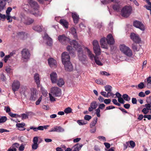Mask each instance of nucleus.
<instances>
[{"label": "nucleus", "mask_w": 151, "mask_h": 151, "mask_svg": "<svg viewBox=\"0 0 151 151\" xmlns=\"http://www.w3.org/2000/svg\"><path fill=\"white\" fill-rule=\"evenodd\" d=\"M119 48L122 52L127 56L131 57L132 56V51L128 47L124 45H120Z\"/></svg>", "instance_id": "obj_1"}, {"label": "nucleus", "mask_w": 151, "mask_h": 151, "mask_svg": "<svg viewBox=\"0 0 151 151\" xmlns=\"http://www.w3.org/2000/svg\"><path fill=\"white\" fill-rule=\"evenodd\" d=\"M22 59L24 61H27L29 59L30 53L29 50L27 49H23L21 51Z\"/></svg>", "instance_id": "obj_2"}, {"label": "nucleus", "mask_w": 151, "mask_h": 151, "mask_svg": "<svg viewBox=\"0 0 151 151\" xmlns=\"http://www.w3.org/2000/svg\"><path fill=\"white\" fill-rule=\"evenodd\" d=\"M132 9L131 7L126 6L121 10V14L123 17H127L131 14Z\"/></svg>", "instance_id": "obj_3"}, {"label": "nucleus", "mask_w": 151, "mask_h": 151, "mask_svg": "<svg viewBox=\"0 0 151 151\" xmlns=\"http://www.w3.org/2000/svg\"><path fill=\"white\" fill-rule=\"evenodd\" d=\"M93 45L94 52L96 55H100L101 53V49L98 41L96 40H93Z\"/></svg>", "instance_id": "obj_4"}, {"label": "nucleus", "mask_w": 151, "mask_h": 151, "mask_svg": "<svg viewBox=\"0 0 151 151\" xmlns=\"http://www.w3.org/2000/svg\"><path fill=\"white\" fill-rule=\"evenodd\" d=\"M50 91L55 97L60 96L62 94L61 90L57 87H52L50 89Z\"/></svg>", "instance_id": "obj_5"}, {"label": "nucleus", "mask_w": 151, "mask_h": 151, "mask_svg": "<svg viewBox=\"0 0 151 151\" xmlns=\"http://www.w3.org/2000/svg\"><path fill=\"white\" fill-rule=\"evenodd\" d=\"M78 55L79 59L82 62H85L86 59V56L84 54L82 48L80 47L78 49Z\"/></svg>", "instance_id": "obj_6"}, {"label": "nucleus", "mask_w": 151, "mask_h": 151, "mask_svg": "<svg viewBox=\"0 0 151 151\" xmlns=\"http://www.w3.org/2000/svg\"><path fill=\"white\" fill-rule=\"evenodd\" d=\"M58 39L60 42L64 45H66L70 42V39L64 35L59 36Z\"/></svg>", "instance_id": "obj_7"}, {"label": "nucleus", "mask_w": 151, "mask_h": 151, "mask_svg": "<svg viewBox=\"0 0 151 151\" xmlns=\"http://www.w3.org/2000/svg\"><path fill=\"white\" fill-rule=\"evenodd\" d=\"M21 21L25 24L29 25L32 23L34 20L30 18H28L25 15H22L21 17Z\"/></svg>", "instance_id": "obj_8"}, {"label": "nucleus", "mask_w": 151, "mask_h": 151, "mask_svg": "<svg viewBox=\"0 0 151 151\" xmlns=\"http://www.w3.org/2000/svg\"><path fill=\"white\" fill-rule=\"evenodd\" d=\"M37 92V91L36 89L33 88L31 90L30 95V100L33 101L35 100L38 96V94Z\"/></svg>", "instance_id": "obj_9"}, {"label": "nucleus", "mask_w": 151, "mask_h": 151, "mask_svg": "<svg viewBox=\"0 0 151 151\" xmlns=\"http://www.w3.org/2000/svg\"><path fill=\"white\" fill-rule=\"evenodd\" d=\"M70 56L67 52H64L62 53V60L63 64L70 61Z\"/></svg>", "instance_id": "obj_10"}, {"label": "nucleus", "mask_w": 151, "mask_h": 151, "mask_svg": "<svg viewBox=\"0 0 151 151\" xmlns=\"http://www.w3.org/2000/svg\"><path fill=\"white\" fill-rule=\"evenodd\" d=\"M133 25L135 27L139 29L142 31L145 30V28L144 25L141 22L138 21H135L134 22Z\"/></svg>", "instance_id": "obj_11"}, {"label": "nucleus", "mask_w": 151, "mask_h": 151, "mask_svg": "<svg viewBox=\"0 0 151 151\" xmlns=\"http://www.w3.org/2000/svg\"><path fill=\"white\" fill-rule=\"evenodd\" d=\"M50 79L52 83H55L58 80V76L57 73L52 72L50 74Z\"/></svg>", "instance_id": "obj_12"}, {"label": "nucleus", "mask_w": 151, "mask_h": 151, "mask_svg": "<svg viewBox=\"0 0 151 151\" xmlns=\"http://www.w3.org/2000/svg\"><path fill=\"white\" fill-rule=\"evenodd\" d=\"M20 86V82L18 81H14L12 86V90L14 92L17 91L19 88Z\"/></svg>", "instance_id": "obj_13"}, {"label": "nucleus", "mask_w": 151, "mask_h": 151, "mask_svg": "<svg viewBox=\"0 0 151 151\" xmlns=\"http://www.w3.org/2000/svg\"><path fill=\"white\" fill-rule=\"evenodd\" d=\"M106 41V40L105 37H103L100 40V44L102 48L106 49L108 48V44Z\"/></svg>", "instance_id": "obj_14"}, {"label": "nucleus", "mask_w": 151, "mask_h": 151, "mask_svg": "<svg viewBox=\"0 0 151 151\" xmlns=\"http://www.w3.org/2000/svg\"><path fill=\"white\" fill-rule=\"evenodd\" d=\"M130 37L131 39L136 43H139L140 41L141 40L139 35L134 33H132Z\"/></svg>", "instance_id": "obj_15"}, {"label": "nucleus", "mask_w": 151, "mask_h": 151, "mask_svg": "<svg viewBox=\"0 0 151 151\" xmlns=\"http://www.w3.org/2000/svg\"><path fill=\"white\" fill-rule=\"evenodd\" d=\"M132 48L134 51L138 52L140 51L139 54H142L143 52V50L139 46H137V45L135 43H134L132 44Z\"/></svg>", "instance_id": "obj_16"}, {"label": "nucleus", "mask_w": 151, "mask_h": 151, "mask_svg": "<svg viewBox=\"0 0 151 151\" xmlns=\"http://www.w3.org/2000/svg\"><path fill=\"white\" fill-rule=\"evenodd\" d=\"M29 3L31 6L34 9H37L39 6L37 3L34 0H29Z\"/></svg>", "instance_id": "obj_17"}, {"label": "nucleus", "mask_w": 151, "mask_h": 151, "mask_svg": "<svg viewBox=\"0 0 151 151\" xmlns=\"http://www.w3.org/2000/svg\"><path fill=\"white\" fill-rule=\"evenodd\" d=\"M64 131V129L60 126H55L52 128L49 132H61Z\"/></svg>", "instance_id": "obj_18"}, {"label": "nucleus", "mask_w": 151, "mask_h": 151, "mask_svg": "<svg viewBox=\"0 0 151 151\" xmlns=\"http://www.w3.org/2000/svg\"><path fill=\"white\" fill-rule=\"evenodd\" d=\"M85 50L89 58L91 60H93L95 57H96V55L95 56L92 52L88 48L86 47Z\"/></svg>", "instance_id": "obj_19"}, {"label": "nucleus", "mask_w": 151, "mask_h": 151, "mask_svg": "<svg viewBox=\"0 0 151 151\" xmlns=\"http://www.w3.org/2000/svg\"><path fill=\"white\" fill-rule=\"evenodd\" d=\"M106 39L108 44L112 45L114 44V40L111 34H109L107 36Z\"/></svg>", "instance_id": "obj_20"}, {"label": "nucleus", "mask_w": 151, "mask_h": 151, "mask_svg": "<svg viewBox=\"0 0 151 151\" xmlns=\"http://www.w3.org/2000/svg\"><path fill=\"white\" fill-rule=\"evenodd\" d=\"M63 64L64 65L65 70L67 71H70L73 70V66L70 61L66 62Z\"/></svg>", "instance_id": "obj_21"}, {"label": "nucleus", "mask_w": 151, "mask_h": 151, "mask_svg": "<svg viewBox=\"0 0 151 151\" xmlns=\"http://www.w3.org/2000/svg\"><path fill=\"white\" fill-rule=\"evenodd\" d=\"M44 39L46 41V44L49 46H51L52 43V39L49 37L48 35L45 34L43 37Z\"/></svg>", "instance_id": "obj_22"}, {"label": "nucleus", "mask_w": 151, "mask_h": 151, "mask_svg": "<svg viewBox=\"0 0 151 151\" xmlns=\"http://www.w3.org/2000/svg\"><path fill=\"white\" fill-rule=\"evenodd\" d=\"M49 64L51 68H55L57 66V62L53 58H50L48 60Z\"/></svg>", "instance_id": "obj_23"}, {"label": "nucleus", "mask_w": 151, "mask_h": 151, "mask_svg": "<svg viewBox=\"0 0 151 151\" xmlns=\"http://www.w3.org/2000/svg\"><path fill=\"white\" fill-rule=\"evenodd\" d=\"M34 80L38 87L40 86V77L39 75L37 73H35L34 76Z\"/></svg>", "instance_id": "obj_24"}, {"label": "nucleus", "mask_w": 151, "mask_h": 151, "mask_svg": "<svg viewBox=\"0 0 151 151\" xmlns=\"http://www.w3.org/2000/svg\"><path fill=\"white\" fill-rule=\"evenodd\" d=\"M70 43V44L71 45H73L74 47H75L78 51V49H79L80 47L82 48L81 46L79 45L78 42L75 40H73L69 42Z\"/></svg>", "instance_id": "obj_25"}, {"label": "nucleus", "mask_w": 151, "mask_h": 151, "mask_svg": "<svg viewBox=\"0 0 151 151\" xmlns=\"http://www.w3.org/2000/svg\"><path fill=\"white\" fill-rule=\"evenodd\" d=\"M83 146V145L81 144L77 143L73 147V151H79Z\"/></svg>", "instance_id": "obj_26"}, {"label": "nucleus", "mask_w": 151, "mask_h": 151, "mask_svg": "<svg viewBox=\"0 0 151 151\" xmlns=\"http://www.w3.org/2000/svg\"><path fill=\"white\" fill-rule=\"evenodd\" d=\"M115 4L113 6V9L114 10L118 12L121 8V6L119 4V2L118 1H115Z\"/></svg>", "instance_id": "obj_27"}, {"label": "nucleus", "mask_w": 151, "mask_h": 151, "mask_svg": "<svg viewBox=\"0 0 151 151\" xmlns=\"http://www.w3.org/2000/svg\"><path fill=\"white\" fill-rule=\"evenodd\" d=\"M72 17L74 23L77 24L78 23L79 20V16L76 13H72Z\"/></svg>", "instance_id": "obj_28"}, {"label": "nucleus", "mask_w": 151, "mask_h": 151, "mask_svg": "<svg viewBox=\"0 0 151 151\" xmlns=\"http://www.w3.org/2000/svg\"><path fill=\"white\" fill-rule=\"evenodd\" d=\"M60 23L61 25L64 26L65 27L67 28L68 27V22L65 20L61 19L60 21Z\"/></svg>", "instance_id": "obj_29"}, {"label": "nucleus", "mask_w": 151, "mask_h": 151, "mask_svg": "<svg viewBox=\"0 0 151 151\" xmlns=\"http://www.w3.org/2000/svg\"><path fill=\"white\" fill-rule=\"evenodd\" d=\"M97 121L98 118L97 117L94 118L93 121L90 124V127L91 128H93L97 122Z\"/></svg>", "instance_id": "obj_30"}, {"label": "nucleus", "mask_w": 151, "mask_h": 151, "mask_svg": "<svg viewBox=\"0 0 151 151\" xmlns=\"http://www.w3.org/2000/svg\"><path fill=\"white\" fill-rule=\"evenodd\" d=\"M57 85L59 86H61L64 84V82L62 78H59L56 82Z\"/></svg>", "instance_id": "obj_31"}, {"label": "nucleus", "mask_w": 151, "mask_h": 151, "mask_svg": "<svg viewBox=\"0 0 151 151\" xmlns=\"http://www.w3.org/2000/svg\"><path fill=\"white\" fill-rule=\"evenodd\" d=\"M147 87L148 88H151V76H149L147 78Z\"/></svg>", "instance_id": "obj_32"}, {"label": "nucleus", "mask_w": 151, "mask_h": 151, "mask_svg": "<svg viewBox=\"0 0 151 151\" xmlns=\"http://www.w3.org/2000/svg\"><path fill=\"white\" fill-rule=\"evenodd\" d=\"M6 3L2 1H0V10H3L5 7Z\"/></svg>", "instance_id": "obj_33"}, {"label": "nucleus", "mask_w": 151, "mask_h": 151, "mask_svg": "<svg viewBox=\"0 0 151 151\" xmlns=\"http://www.w3.org/2000/svg\"><path fill=\"white\" fill-rule=\"evenodd\" d=\"M42 26L38 25L33 27V29L37 31H41L42 30Z\"/></svg>", "instance_id": "obj_34"}, {"label": "nucleus", "mask_w": 151, "mask_h": 151, "mask_svg": "<svg viewBox=\"0 0 151 151\" xmlns=\"http://www.w3.org/2000/svg\"><path fill=\"white\" fill-rule=\"evenodd\" d=\"M77 123L79 125H83L87 123V122L83 120H78Z\"/></svg>", "instance_id": "obj_35"}, {"label": "nucleus", "mask_w": 151, "mask_h": 151, "mask_svg": "<svg viewBox=\"0 0 151 151\" xmlns=\"http://www.w3.org/2000/svg\"><path fill=\"white\" fill-rule=\"evenodd\" d=\"M98 55H96V57H95L94 60H95V62L97 64L99 65H102V64L99 60V58L97 56Z\"/></svg>", "instance_id": "obj_36"}, {"label": "nucleus", "mask_w": 151, "mask_h": 151, "mask_svg": "<svg viewBox=\"0 0 151 151\" xmlns=\"http://www.w3.org/2000/svg\"><path fill=\"white\" fill-rule=\"evenodd\" d=\"M70 32L76 38L77 37L76 31L75 28L74 27H72L70 29Z\"/></svg>", "instance_id": "obj_37"}, {"label": "nucleus", "mask_w": 151, "mask_h": 151, "mask_svg": "<svg viewBox=\"0 0 151 151\" xmlns=\"http://www.w3.org/2000/svg\"><path fill=\"white\" fill-rule=\"evenodd\" d=\"M105 90L107 92L111 91L112 87L109 85H106L104 87Z\"/></svg>", "instance_id": "obj_38"}, {"label": "nucleus", "mask_w": 151, "mask_h": 151, "mask_svg": "<svg viewBox=\"0 0 151 151\" xmlns=\"http://www.w3.org/2000/svg\"><path fill=\"white\" fill-rule=\"evenodd\" d=\"M7 119L5 116H2L0 117V123L5 122L7 120Z\"/></svg>", "instance_id": "obj_39"}, {"label": "nucleus", "mask_w": 151, "mask_h": 151, "mask_svg": "<svg viewBox=\"0 0 151 151\" xmlns=\"http://www.w3.org/2000/svg\"><path fill=\"white\" fill-rule=\"evenodd\" d=\"M123 98L125 100L127 101H129L130 99L129 97L126 94H123L122 96Z\"/></svg>", "instance_id": "obj_40"}, {"label": "nucleus", "mask_w": 151, "mask_h": 151, "mask_svg": "<svg viewBox=\"0 0 151 151\" xmlns=\"http://www.w3.org/2000/svg\"><path fill=\"white\" fill-rule=\"evenodd\" d=\"M72 109L70 107H68L65 109L64 110V112L66 114L70 113L72 112Z\"/></svg>", "instance_id": "obj_41"}, {"label": "nucleus", "mask_w": 151, "mask_h": 151, "mask_svg": "<svg viewBox=\"0 0 151 151\" xmlns=\"http://www.w3.org/2000/svg\"><path fill=\"white\" fill-rule=\"evenodd\" d=\"M6 18L7 20L9 22H11L12 21V17L11 16L9 15H6Z\"/></svg>", "instance_id": "obj_42"}, {"label": "nucleus", "mask_w": 151, "mask_h": 151, "mask_svg": "<svg viewBox=\"0 0 151 151\" xmlns=\"http://www.w3.org/2000/svg\"><path fill=\"white\" fill-rule=\"evenodd\" d=\"M90 106L93 109H95L97 107V104L96 101L92 102L90 104Z\"/></svg>", "instance_id": "obj_43"}, {"label": "nucleus", "mask_w": 151, "mask_h": 151, "mask_svg": "<svg viewBox=\"0 0 151 151\" xmlns=\"http://www.w3.org/2000/svg\"><path fill=\"white\" fill-rule=\"evenodd\" d=\"M50 100L52 102L55 101H56L55 98L50 93H49Z\"/></svg>", "instance_id": "obj_44"}, {"label": "nucleus", "mask_w": 151, "mask_h": 151, "mask_svg": "<svg viewBox=\"0 0 151 151\" xmlns=\"http://www.w3.org/2000/svg\"><path fill=\"white\" fill-rule=\"evenodd\" d=\"M25 125V124L24 123H17L16 125V127L19 128L23 127Z\"/></svg>", "instance_id": "obj_45"}, {"label": "nucleus", "mask_w": 151, "mask_h": 151, "mask_svg": "<svg viewBox=\"0 0 151 151\" xmlns=\"http://www.w3.org/2000/svg\"><path fill=\"white\" fill-rule=\"evenodd\" d=\"M9 115L11 116V117H20L21 116L19 115H17L16 114H13L12 112H9Z\"/></svg>", "instance_id": "obj_46"}, {"label": "nucleus", "mask_w": 151, "mask_h": 151, "mask_svg": "<svg viewBox=\"0 0 151 151\" xmlns=\"http://www.w3.org/2000/svg\"><path fill=\"white\" fill-rule=\"evenodd\" d=\"M38 147V145L37 143H34L32 145V150H36Z\"/></svg>", "instance_id": "obj_47"}, {"label": "nucleus", "mask_w": 151, "mask_h": 151, "mask_svg": "<svg viewBox=\"0 0 151 151\" xmlns=\"http://www.w3.org/2000/svg\"><path fill=\"white\" fill-rule=\"evenodd\" d=\"M12 9L11 7H8L6 11V15H10V13L12 11Z\"/></svg>", "instance_id": "obj_48"}, {"label": "nucleus", "mask_w": 151, "mask_h": 151, "mask_svg": "<svg viewBox=\"0 0 151 151\" xmlns=\"http://www.w3.org/2000/svg\"><path fill=\"white\" fill-rule=\"evenodd\" d=\"M130 145L132 148H133L134 147L135 144V143L133 141L131 140L129 141Z\"/></svg>", "instance_id": "obj_49"}, {"label": "nucleus", "mask_w": 151, "mask_h": 151, "mask_svg": "<svg viewBox=\"0 0 151 151\" xmlns=\"http://www.w3.org/2000/svg\"><path fill=\"white\" fill-rule=\"evenodd\" d=\"M95 82L97 83L98 84H104L103 81L101 79L96 80L95 81Z\"/></svg>", "instance_id": "obj_50"}, {"label": "nucleus", "mask_w": 151, "mask_h": 151, "mask_svg": "<svg viewBox=\"0 0 151 151\" xmlns=\"http://www.w3.org/2000/svg\"><path fill=\"white\" fill-rule=\"evenodd\" d=\"M21 116L22 117V119H25L28 118V115L25 114H22Z\"/></svg>", "instance_id": "obj_51"}, {"label": "nucleus", "mask_w": 151, "mask_h": 151, "mask_svg": "<svg viewBox=\"0 0 151 151\" xmlns=\"http://www.w3.org/2000/svg\"><path fill=\"white\" fill-rule=\"evenodd\" d=\"M38 137L37 136L34 137L33 139V143L37 144L38 142Z\"/></svg>", "instance_id": "obj_52"}, {"label": "nucleus", "mask_w": 151, "mask_h": 151, "mask_svg": "<svg viewBox=\"0 0 151 151\" xmlns=\"http://www.w3.org/2000/svg\"><path fill=\"white\" fill-rule=\"evenodd\" d=\"M101 94L105 97L108 98V95L106 92L102 91L100 93Z\"/></svg>", "instance_id": "obj_53"}, {"label": "nucleus", "mask_w": 151, "mask_h": 151, "mask_svg": "<svg viewBox=\"0 0 151 151\" xmlns=\"http://www.w3.org/2000/svg\"><path fill=\"white\" fill-rule=\"evenodd\" d=\"M113 0H105L104 1H101V2L103 4H105L111 2H113Z\"/></svg>", "instance_id": "obj_54"}, {"label": "nucleus", "mask_w": 151, "mask_h": 151, "mask_svg": "<svg viewBox=\"0 0 151 151\" xmlns=\"http://www.w3.org/2000/svg\"><path fill=\"white\" fill-rule=\"evenodd\" d=\"M19 151H23L24 149V146L22 144L19 147Z\"/></svg>", "instance_id": "obj_55"}, {"label": "nucleus", "mask_w": 151, "mask_h": 151, "mask_svg": "<svg viewBox=\"0 0 151 151\" xmlns=\"http://www.w3.org/2000/svg\"><path fill=\"white\" fill-rule=\"evenodd\" d=\"M42 99V96L40 97L36 101V105H38L40 104V102L41 101Z\"/></svg>", "instance_id": "obj_56"}, {"label": "nucleus", "mask_w": 151, "mask_h": 151, "mask_svg": "<svg viewBox=\"0 0 151 151\" xmlns=\"http://www.w3.org/2000/svg\"><path fill=\"white\" fill-rule=\"evenodd\" d=\"M91 118V116L88 115H86L84 116V119L86 120L89 121Z\"/></svg>", "instance_id": "obj_57"}, {"label": "nucleus", "mask_w": 151, "mask_h": 151, "mask_svg": "<svg viewBox=\"0 0 151 151\" xmlns=\"http://www.w3.org/2000/svg\"><path fill=\"white\" fill-rule=\"evenodd\" d=\"M144 83L143 82H141L138 85V87L140 89H142L144 88Z\"/></svg>", "instance_id": "obj_58"}, {"label": "nucleus", "mask_w": 151, "mask_h": 151, "mask_svg": "<svg viewBox=\"0 0 151 151\" xmlns=\"http://www.w3.org/2000/svg\"><path fill=\"white\" fill-rule=\"evenodd\" d=\"M10 57L9 55H6L4 58V60L5 63H6L8 59Z\"/></svg>", "instance_id": "obj_59"}, {"label": "nucleus", "mask_w": 151, "mask_h": 151, "mask_svg": "<svg viewBox=\"0 0 151 151\" xmlns=\"http://www.w3.org/2000/svg\"><path fill=\"white\" fill-rule=\"evenodd\" d=\"M101 74L105 76H109L110 74L109 73H107L105 71H101L100 72Z\"/></svg>", "instance_id": "obj_60"}, {"label": "nucleus", "mask_w": 151, "mask_h": 151, "mask_svg": "<svg viewBox=\"0 0 151 151\" xmlns=\"http://www.w3.org/2000/svg\"><path fill=\"white\" fill-rule=\"evenodd\" d=\"M19 144L17 143H15L12 145V147L14 148H18L19 147Z\"/></svg>", "instance_id": "obj_61"}, {"label": "nucleus", "mask_w": 151, "mask_h": 151, "mask_svg": "<svg viewBox=\"0 0 151 151\" xmlns=\"http://www.w3.org/2000/svg\"><path fill=\"white\" fill-rule=\"evenodd\" d=\"M118 101L119 103L122 104H124V100L122 97L118 99Z\"/></svg>", "instance_id": "obj_62"}, {"label": "nucleus", "mask_w": 151, "mask_h": 151, "mask_svg": "<svg viewBox=\"0 0 151 151\" xmlns=\"http://www.w3.org/2000/svg\"><path fill=\"white\" fill-rule=\"evenodd\" d=\"M145 106L146 108L148 110H151L150 108L151 107V105L150 104H146L145 105Z\"/></svg>", "instance_id": "obj_63"}, {"label": "nucleus", "mask_w": 151, "mask_h": 151, "mask_svg": "<svg viewBox=\"0 0 151 151\" xmlns=\"http://www.w3.org/2000/svg\"><path fill=\"white\" fill-rule=\"evenodd\" d=\"M111 100L110 99H105L104 100V102L106 104H108L110 103Z\"/></svg>", "instance_id": "obj_64"}]
</instances>
